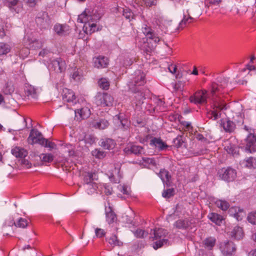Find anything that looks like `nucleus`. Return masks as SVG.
Wrapping results in <instances>:
<instances>
[{
    "label": "nucleus",
    "instance_id": "f257e3e1",
    "mask_svg": "<svg viewBox=\"0 0 256 256\" xmlns=\"http://www.w3.org/2000/svg\"><path fill=\"white\" fill-rule=\"evenodd\" d=\"M228 81L227 78H220V80H219L220 84H212L211 91L212 96V110L207 112L206 116L208 118L212 120H216L218 118H222L220 120L221 127L223 128L225 132L232 133L234 132L236 128L235 122L230 120L229 118L225 120L223 118L224 116L226 115L224 111L228 108V106L220 98L214 97L217 92L220 91V89L227 86Z\"/></svg>",
    "mask_w": 256,
    "mask_h": 256
},
{
    "label": "nucleus",
    "instance_id": "f03ea898",
    "mask_svg": "<svg viewBox=\"0 0 256 256\" xmlns=\"http://www.w3.org/2000/svg\"><path fill=\"white\" fill-rule=\"evenodd\" d=\"M101 16V14L98 12L97 9L89 7L78 16V22L84 23V32L88 34H90L98 30L96 22Z\"/></svg>",
    "mask_w": 256,
    "mask_h": 256
},
{
    "label": "nucleus",
    "instance_id": "7ed1b4c3",
    "mask_svg": "<svg viewBox=\"0 0 256 256\" xmlns=\"http://www.w3.org/2000/svg\"><path fill=\"white\" fill-rule=\"evenodd\" d=\"M145 82L144 74L140 70H137L134 72L131 81L128 84L129 89L132 92L137 93L134 96L136 99L135 104L136 106H140L143 103V100L144 99L143 93L140 92V86H143Z\"/></svg>",
    "mask_w": 256,
    "mask_h": 256
},
{
    "label": "nucleus",
    "instance_id": "20e7f679",
    "mask_svg": "<svg viewBox=\"0 0 256 256\" xmlns=\"http://www.w3.org/2000/svg\"><path fill=\"white\" fill-rule=\"evenodd\" d=\"M167 234L166 230L163 228H156L154 230L153 240H156L153 244L154 249L156 250L168 244V240L164 238Z\"/></svg>",
    "mask_w": 256,
    "mask_h": 256
},
{
    "label": "nucleus",
    "instance_id": "39448f33",
    "mask_svg": "<svg viewBox=\"0 0 256 256\" xmlns=\"http://www.w3.org/2000/svg\"><path fill=\"white\" fill-rule=\"evenodd\" d=\"M96 102L98 106H111L113 105L114 98L107 93H100L96 96Z\"/></svg>",
    "mask_w": 256,
    "mask_h": 256
},
{
    "label": "nucleus",
    "instance_id": "423d86ee",
    "mask_svg": "<svg viewBox=\"0 0 256 256\" xmlns=\"http://www.w3.org/2000/svg\"><path fill=\"white\" fill-rule=\"evenodd\" d=\"M28 141L30 144L38 143L42 145L44 142H46V138L42 137V136L37 130L32 129L31 130Z\"/></svg>",
    "mask_w": 256,
    "mask_h": 256
},
{
    "label": "nucleus",
    "instance_id": "0eeeda50",
    "mask_svg": "<svg viewBox=\"0 0 256 256\" xmlns=\"http://www.w3.org/2000/svg\"><path fill=\"white\" fill-rule=\"evenodd\" d=\"M76 114V118L77 120H82L88 118L90 114V104H85L80 108H78L74 110Z\"/></svg>",
    "mask_w": 256,
    "mask_h": 256
},
{
    "label": "nucleus",
    "instance_id": "6e6552de",
    "mask_svg": "<svg viewBox=\"0 0 256 256\" xmlns=\"http://www.w3.org/2000/svg\"><path fill=\"white\" fill-rule=\"evenodd\" d=\"M208 92L206 90L196 92L194 96L190 98V102L194 104H202L206 103Z\"/></svg>",
    "mask_w": 256,
    "mask_h": 256
},
{
    "label": "nucleus",
    "instance_id": "1a4fd4ad",
    "mask_svg": "<svg viewBox=\"0 0 256 256\" xmlns=\"http://www.w3.org/2000/svg\"><path fill=\"white\" fill-rule=\"evenodd\" d=\"M220 176L224 180L232 182L236 178V172L235 170L230 168H222L220 172Z\"/></svg>",
    "mask_w": 256,
    "mask_h": 256
},
{
    "label": "nucleus",
    "instance_id": "9d476101",
    "mask_svg": "<svg viewBox=\"0 0 256 256\" xmlns=\"http://www.w3.org/2000/svg\"><path fill=\"white\" fill-rule=\"evenodd\" d=\"M246 151L252 153L256 152V136L250 134L246 140Z\"/></svg>",
    "mask_w": 256,
    "mask_h": 256
},
{
    "label": "nucleus",
    "instance_id": "9b49d317",
    "mask_svg": "<svg viewBox=\"0 0 256 256\" xmlns=\"http://www.w3.org/2000/svg\"><path fill=\"white\" fill-rule=\"evenodd\" d=\"M220 249L225 256H232L236 251L234 244L232 242H225L221 244Z\"/></svg>",
    "mask_w": 256,
    "mask_h": 256
},
{
    "label": "nucleus",
    "instance_id": "f8f14e48",
    "mask_svg": "<svg viewBox=\"0 0 256 256\" xmlns=\"http://www.w3.org/2000/svg\"><path fill=\"white\" fill-rule=\"evenodd\" d=\"M114 170L110 172L109 178L114 183L119 182L120 179L122 177V174L120 172L121 164H114Z\"/></svg>",
    "mask_w": 256,
    "mask_h": 256
},
{
    "label": "nucleus",
    "instance_id": "ddd939ff",
    "mask_svg": "<svg viewBox=\"0 0 256 256\" xmlns=\"http://www.w3.org/2000/svg\"><path fill=\"white\" fill-rule=\"evenodd\" d=\"M124 151L127 154H142L144 150L140 146L130 144L126 146L124 148Z\"/></svg>",
    "mask_w": 256,
    "mask_h": 256
},
{
    "label": "nucleus",
    "instance_id": "4468645a",
    "mask_svg": "<svg viewBox=\"0 0 256 256\" xmlns=\"http://www.w3.org/2000/svg\"><path fill=\"white\" fill-rule=\"evenodd\" d=\"M36 22L42 28H48L50 24V18L46 12H42L40 16L38 17Z\"/></svg>",
    "mask_w": 256,
    "mask_h": 256
},
{
    "label": "nucleus",
    "instance_id": "2eb2a0df",
    "mask_svg": "<svg viewBox=\"0 0 256 256\" xmlns=\"http://www.w3.org/2000/svg\"><path fill=\"white\" fill-rule=\"evenodd\" d=\"M51 64L54 70L56 72H64L66 67L65 62L60 58L52 60Z\"/></svg>",
    "mask_w": 256,
    "mask_h": 256
},
{
    "label": "nucleus",
    "instance_id": "dca6fc26",
    "mask_svg": "<svg viewBox=\"0 0 256 256\" xmlns=\"http://www.w3.org/2000/svg\"><path fill=\"white\" fill-rule=\"evenodd\" d=\"M94 67L98 68H106L108 64V60L104 56H99L94 58Z\"/></svg>",
    "mask_w": 256,
    "mask_h": 256
},
{
    "label": "nucleus",
    "instance_id": "f3484780",
    "mask_svg": "<svg viewBox=\"0 0 256 256\" xmlns=\"http://www.w3.org/2000/svg\"><path fill=\"white\" fill-rule=\"evenodd\" d=\"M62 99L64 102L74 104L76 100V96L71 90L64 88L63 90Z\"/></svg>",
    "mask_w": 256,
    "mask_h": 256
},
{
    "label": "nucleus",
    "instance_id": "a211bd4d",
    "mask_svg": "<svg viewBox=\"0 0 256 256\" xmlns=\"http://www.w3.org/2000/svg\"><path fill=\"white\" fill-rule=\"evenodd\" d=\"M54 30L55 32L60 36H65L70 32V26L66 24H56Z\"/></svg>",
    "mask_w": 256,
    "mask_h": 256
},
{
    "label": "nucleus",
    "instance_id": "6ab92c4d",
    "mask_svg": "<svg viewBox=\"0 0 256 256\" xmlns=\"http://www.w3.org/2000/svg\"><path fill=\"white\" fill-rule=\"evenodd\" d=\"M230 211L231 214L233 215L238 221L241 220L246 215L243 209L238 207L231 208Z\"/></svg>",
    "mask_w": 256,
    "mask_h": 256
},
{
    "label": "nucleus",
    "instance_id": "aec40b11",
    "mask_svg": "<svg viewBox=\"0 0 256 256\" xmlns=\"http://www.w3.org/2000/svg\"><path fill=\"white\" fill-rule=\"evenodd\" d=\"M240 164L242 166L248 168H256V158L250 157L246 158L240 162Z\"/></svg>",
    "mask_w": 256,
    "mask_h": 256
},
{
    "label": "nucleus",
    "instance_id": "412c9836",
    "mask_svg": "<svg viewBox=\"0 0 256 256\" xmlns=\"http://www.w3.org/2000/svg\"><path fill=\"white\" fill-rule=\"evenodd\" d=\"M193 18L189 15L187 10L186 13L184 14V18L180 22L178 26L176 28L177 30H182L186 26L187 24L192 22Z\"/></svg>",
    "mask_w": 256,
    "mask_h": 256
},
{
    "label": "nucleus",
    "instance_id": "4be33fe9",
    "mask_svg": "<svg viewBox=\"0 0 256 256\" xmlns=\"http://www.w3.org/2000/svg\"><path fill=\"white\" fill-rule=\"evenodd\" d=\"M12 154L16 158L20 159L26 158L28 155V152L24 148L16 146L12 150Z\"/></svg>",
    "mask_w": 256,
    "mask_h": 256
},
{
    "label": "nucleus",
    "instance_id": "5701e85b",
    "mask_svg": "<svg viewBox=\"0 0 256 256\" xmlns=\"http://www.w3.org/2000/svg\"><path fill=\"white\" fill-rule=\"evenodd\" d=\"M100 146L106 150H112L116 145L114 141L111 138H102L100 140Z\"/></svg>",
    "mask_w": 256,
    "mask_h": 256
},
{
    "label": "nucleus",
    "instance_id": "b1692460",
    "mask_svg": "<svg viewBox=\"0 0 256 256\" xmlns=\"http://www.w3.org/2000/svg\"><path fill=\"white\" fill-rule=\"evenodd\" d=\"M230 236L236 240H240L244 236L242 228L239 226H236L230 232Z\"/></svg>",
    "mask_w": 256,
    "mask_h": 256
},
{
    "label": "nucleus",
    "instance_id": "393cba45",
    "mask_svg": "<svg viewBox=\"0 0 256 256\" xmlns=\"http://www.w3.org/2000/svg\"><path fill=\"white\" fill-rule=\"evenodd\" d=\"M208 218L218 226H220L224 220L222 216L216 213L212 212L208 214Z\"/></svg>",
    "mask_w": 256,
    "mask_h": 256
},
{
    "label": "nucleus",
    "instance_id": "a878e982",
    "mask_svg": "<svg viewBox=\"0 0 256 256\" xmlns=\"http://www.w3.org/2000/svg\"><path fill=\"white\" fill-rule=\"evenodd\" d=\"M150 144L155 146L160 150H162L167 147L166 144L161 139L156 138L150 140Z\"/></svg>",
    "mask_w": 256,
    "mask_h": 256
},
{
    "label": "nucleus",
    "instance_id": "bb28decb",
    "mask_svg": "<svg viewBox=\"0 0 256 256\" xmlns=\"http://www.w3.org/2000/svg\"><path fill=\"white\" fill-rule=\"evenodd\" d=\"M216 242V240L214 238L208 237L203 240L202 244L206 248L211 250L215 246Z\"/></svg>",
    "mask_w": 256,
    "mask_h": 256
},
{
    "label": "nucleus",
    "instance_id": "cd10ccee",
    "mask_svg": "<svg viewBox=\"0 0 256 256\" xmlns=\"http://www.w3.org/2000/svg\"><path fill=\"white\" fill-rule=\"evenodd\" d=\"M190 222L188 219L179 220L176 222L174 226L178 228L186 229L190 226Z\"/></svg>",
    "mask_w": 256,
    "mask_h": 256
},
{
    "label": "nucleus",
    "instance_id": "c85d7f7f",
    "mask_svg": "<svg viewBox=\"0 0 256 256\" xmlns=\"http://www.w3.org/2000/svg\"><path fill=\"white\" fill-rule=\"evenodd\" d=\"M106 220L108 224L114 222L116 219V215L112 211L111 208L109 207L106 208Z\"/></svg>",
    "mask_w": 256,
    "mask_h": 256
},
{
    "label": "nucleus",
    "instance_id": "c756f323",
    "mask_svg": "<svg viewBox=\"0 0 256 256\" xmlns=\"http://www.w3.org/2000/svg\"><path fill=\"white\" fill-rule=\"evenodd\" d=\"M28 45L30 48L35 50L40 48L42 46V43L41 41L38 40L34 38L28 39Z\"/></svg>",
    "mask_w": 256,
    "mask_h": 256
},
{
    "label": "nucleus",
    "instance_id": "7c9ffc66",
    "mask_svg": "<svg viewBox=\"0 0 256 256\" xmlns=\"http://www.w3.org/2000/svg\"><path fill=\"white\" fill-rule=\"evenodd\" d=\"M109 125V123L107 120H100L99 121L94 122L93 123L94 127L99 128L100 130H104Z\"/></svg>",
    "mask_w": 256,
    "mask_h": 256
},
{
    "label": "nucleus",
    "instance_id": "2f4dec72",
    "mask_svg": "<svg viewBox=\"0 0 256 256\" xmlns=\"http://www.w3.org/2000/svg\"><path fill=\"white\" fill-rule=\"evenodd\" d=\"M97 179V176L94 172H87L84 178V184L94 183V180Z\"/></svg>",
    "mask_w": 256,
    "mask_h": 256
},
{
    "label": "nucleus",
    "instance_id": "473e14b6",
    "mask_svg": "<svg viewBox=\"0 0 256 256\" xmlns=\"http://www.w3.org/2000/svg\"><path fill=\"white\" fill-rule=\"evenodd\" d=\"M84 186L88 194L94 193L98 188L97 184L95 182L84 184Z\"/></svg>",
    "mask_w": 256,
    "mask_h": 256
},
{
    "label": "nucleus",
    "instance_id": "72a5a7b5",
    "mask_svg": "<svg viewBox=\"0 0 256 256\" xmlns=\"http://www.w3.org/2000/svg\"><path fill=\"white\" fill-rule=\"evenodd\" d=\"M114 122L117 123L119 126L121 125L122 127L126 128L128 125V122L126 120H122L119 115H116L114 117Z\"/></svg>",
    "mask_w": 256,
    "mask_h": 256
},
{
    "label": "nucleus",
    "instance_id": "f704fd0d",
    "mask_svg": "<svg viewBox=\"0 0 256 256\" xmlns=\"http://www.w3.org/2000/svg\"><path fill=\"white\" fill-rule=\"evenodd\" d=\"M216 204L218 208H220L222 210H226L230 207V204L228 202L221 200H217L216 202Z\"/></svg>",
    "mask_w": 256,
    "mask_h": 256
},
{
    "label": "nucleus",
    "instance_id": "c9c22d12",
    "mask_svg": "<svg viewBox=\"0 0 256 256\" xmlns=\"http://www.w3.org/2000/svg\"><path fill=\"white\" fill-rule=\"evenodd\" d=\"M158 176L164 182H168L170 178L168 172L164 169L160 170Z\"/></svg>",
    "mask_w": 256,
    "mask_h": 256
},
{
    "label": "nucleus",
    "instance_id": "e433bc0d",
    "mask_svg": "<svg viewBox=\"0 0 256 256\" xmlns=\"http://www.w3.org/2000/svg\"><path fill=\"white\" fill-rule=\"evenodd\" d=\"M40 158L42 161L44 162H50L54 160V156L51 154H42Z\"/></svg>",
    "mask_w": 256,
    "mask_h": 256
},
{
    "label": "nucleus",
    "instance_id": "4c0bfd02",
    "mask_svg": "<svg viewBox=\"0 0 256 256\" xmlns=\"http://www.w3.org/2000/svg\"><path fill=\"white\" fill-rule=\"evenodd\" d=\"M25 92L28 96H31L32 98L36 97V90L34 86H26Z\"/></svg>",
    "mask_w": 256,
    "mask_h": 256
},
{
    "label": "nucleus",
    "instance_id": "58836bf2",
    "mask_svg": "<svg viewBox=\"0 0 256 256\" xmlns=\"http://www.w3.org/2000/svg\"><path fill=\"white\" fill-rule=\"evenodd\" d=\"M108 242L110 244L113 245L114 246H122V242L118 239V238L116 235H112L110 236L108 240Z\"/></svg>",
    "mask_w": 256,
    "mask_h": 256
},
{
    "label": "nucleus",
    "instance_id": "ea45409f",
    "mask_svg": "<svg viewBox=\"0 0 256 256\" xmlns=\"http://www.w3.org/2000/svg\"><path fill=\"white\" fill-rule=\"evenodd\" d=\"M10 50V47L8 44L4 43L0 44V56L6 54Z\"/></svg>",
    "mask_w": 256,
    "mask_h": 256
},
{
    "label": "nucleus",
    "instance_id": "a19ab883",
    "mask_svg": "<svg viewBox=\"0 0 256 256\" xmlns=\"http://www.w3.org/2000/svg\"><path fill=\"white\" fill-rule=\"evenodd\" d=\"M134 234L138 238H144L148 236V232L142 229L138 228L134 232Z\"/></svg>",
    "mask_w": 256,
    "mask_h": 256
},
{
    "label": "nucleus",
    "instance_id": "79ce46f5",
    "mask_svg": "<svg viewBox=\"0 0 256 256\" xmlns=\"http://www.w3.org/2000/svg\"><path fill=\"white\" fill-rule=\"evenodd\" d=\"M99 86L104 90H108L110 86V83L106 78H102L98 80Z\"/></svg>",
    "mask_w": 256,
    "mask_h": 256
},
{
    "label": "nucleus",
    "instance_id": "37998d69",
    "mask_svg": "<svg viewBox=\"0 0 256 256\" xmlns=\"http://www.w3.org/2000/svg\"><path fill=\"white\" fill-rule=\"evenodd\" d=\"M28 224L27 220L23 218H20L16 222H14L16 226L21 228H26L28 226Z\"/></svg>",
    "mask_w": 256,
    "mask_h": 256
},
{
    "label": "nucleus",
    "instance_id": "c03bdc74",
    "mask_svg": "<svg viewBox=\"0 0 256 256\" xmlns=\"http://www.w3.org/2000/svg\"><path fill=\"white\" fill-rule=\"evenodd\" d=\"M152 38H149L148 39L150 40V42H154V46H152V48H154L156 46V44L161 40V38L158 36L157 34L154 33L152 34Z\"/></svg>",
    "mask_w": 256,
    "mask_h": 256
},
{
    "label": "nucleus",
    "instance_id": "a18cd8bd",
    "mask_svg": "<svg viewBox=\"0 0 256 256\" xmlns=\"http://www.w3.org/2000/svg\"><path fill=\"white\" fill-rule=\"evenodd\" d=\"M92 154L94 156H95L98 158H102L106 156L105 153L103 151L98 149H96L94 150H92Z\"/></svg>",
    "mask_w": 256,
    "mask_h": 256
},
{
    "label": "nucleus",
    "instance_id": "49530a36",
    "mask_svg": "<svg viewBox=\"0 0 256 256\" xmlns=\"http://www.w3.org/2000/svg\"><path fill=\"white\" fill-rule=\"evenodd\" d=\"M247 220L252 224H256V212H250L247 217Z\"/></svg>",
    "mask_w": 256,
    "mask_h": 256
},
{
    "label": "nucleus",
    "instance_id": "de8ad7c7",
    "mask_svg": "<svg viewBox=\"0 0 256 256\" xmlns=\"http://www.w3.org/2000/svg\"><path fill=\"white\" fill-rule=\"evenodd\" d=\"M142 31L144 34L146 36L147 38H152V34H154L151 28L150 27H148L146 26L142 28Z\"/></svg>",
    "mask_w": 256,
    "mask_h": 256
},
{
    "label": "nucleus",
    "instance_id": "09e8293b",
    "mask_svg": "<svg viewBox=\"0 0 256 256\" xmlns=\"http://www.w3.org/2000/svg\"><path fill=\"white\" fill-rule=\"evenodd\" d=\"M14 91V88L12 86L6 83L4 88V92L6 94H10Z\"/></svg>",
    "mask_w": 256,
    "mask_h": 256
},
{
    "label": "nucleus",
    "instance_id": "8fccbe9b",
    "mask_svg": "<svg viewBox=\"0 0 256 256\" xmlns=\"http://www.w3.org/2000/svg\"><path fill=\"white\" fill-rule=\"evenodd\" d=\"M42 146H43L46 148H50V150L52 149H56V146L54 142H49L46 139V142H44L43 144H42Z\"/></svg>",
    "mask_w": 256,
    "mask_h": 256
},
{
    "label": "nucleus",
    "instance_id": "3c124183",
    "mask_svg": "<svg viewBox=\"0 0 256 256\" xmlns=\"http://www.w3.org/2000/svg\"><path fill=\"white\" fill-rule=\"evenodd\" d=\"M221 2L222 0H206V4L208 8H210L213 6L218 5Z\"/></svg>",
    "mask_w": 256,
    "mask_h": 256
},
{
    "label": "nucleus",
    "instance_id": "603ef678",
    "mask_svg": "<svg viewBox=\"0 0 256 256\" xmlns=\"http://www.w3.org/2000/svg\"><path fill=\"white\" fill-rule=\"evenodd\" d=\"M173 88L175 92L178 90H181L184 87L183 83L180 81H178L174 84H173Z\"/></svg>",
    "mask_w": 256,
    "mask_h": 256
},
{
    "label": "nucleus",
    "instance_id": "864d4df0",
    "mask_svg": "<svg viewBox=\"0 0 256 256\" xmlns=\"http://www.w3.org/2000/svg\"><path fill=\"white\" fill-rule=\"evenodd\" d=\"M174 195V190L172 188H169L166 190H164L162 194L163 197L165 198H170Z\"/></svg>",
    "mask_w": 256,
    "mask_h": 256
},
{
    "label": "nucleus",
    "instance_id": "5fc2aeb1",
    "mask_svg": "<svg viewBox=\"0 0 256 256\" xmlns=\"http://www.w3.org/2000/svg\"><path fill=\"white\" fill-rule=\"evenodd\" d=\"M123 16L126 18L130 20L133 18V13L128 9H124L123 11Z\"/></svg>",
    "mask_w": 256,
    "mask_h": 256
},
{
    "label": "nucleus",
    "instance_id": "6e6d98bb",
    "mask_svg": "<svg viewBox=\"0 0 256 256\" xmlns=\"http://www.w3.org/2000/svg\"><path fill=\"white\" fill-rule=\"evenodd\" d=\"M20 164L22 166H23L24 167H26V168H30L31 167V164L30 162L25 158H22L20 159Z\"/></svg>",
    "mask_w": 256,
    "mask_h": 256
},
{
    "label": "nucleus",
    "instance_id": "4d7b16f0",
    "mask_svg": "<svg viewBox=\"0 0 256 256\" xmlns=\"http://www.w3.org/2000/svg\"><path fill=\"white\" fill-rule=\"evenodd\" d=\"M182 143L183 141L182 140V138L180 136H178L174 140V145L178 148L181 146Z\"/></svg>",
    "mask_w": 256,
    "mask_h": 256
},
{
    "label": "nucleus",
    "instance_id": "13d9d810",
    "mask_svg": "<svg viewBox=\"0 0 256 256\" xmlns=\"http://www.w3.org/2000/svg\"><path fill=\"white\" fill-rule=\"evenodd\" d=\"M233 119L237 123H243V116L242 114H236L235 116H233Z\"/></svg>",
    "mask_w": 256,
    "mask_h": 256
},
{
    "label": "nucleus",
    "instance_id": "bf43d9fd",
    "mask_svg": "<svg viewBox=\"0 0 256 256\" xmlns=\"http://www.w3.org/2000/svg\"><path fill=\"white\" fill-rule=\"evenodd\" d=\"M96 236L97 238H102L105 235V232L103 229L96 228L95 229Z\"/></svg>",
    "mask_w": 256,
    "mask_h": 256
},
{
    "label": "nucleus",
    "instance_id": "052dcab7",
    "mask_svg": "<svg viewBox=\"0 0 256 256\" xmlns=\"http://www.w3.org/2000/svg\"><path fill=\"white\" fill-rule=\"evenodd\" d=\"M72 78L75 81H79L80 80L81 76L79 72L76 70H75L73 74H72Z\"/></svg>",
    "mask_w": 256,
    "mask_h": 256
},
{
    "label": "nucleus",
    "instance_id": "680f3d73",
    "mask_svg": "<svg viewBox=\"0 0 256 256\" xmlns=\"http://www.w3.org/2000/svg\"><path fill=\"white\" fill-rule=\"evenodd\" d=\"M168 70L170 73L172 74H176L177 70L176 66L174 64H170L168 66Z\"/></svg>",
    "mask_w": 256,
    "mask_h": 256
},
{
    "label": "nucleus",
    "instance_id": "e2e57ef3",
    "mask_svg": "<svg viewBox=\"0 0 256 256\" xmlns=\"http://www.w3.org/2000/svg\"><path fill=\"white\" fill-rule=\"evenodd\" d=\"M26 3L31 7L34 6L38 0H24Z\"/></svg>",
    "mask_w": 256,
    "mask_h": 256
},
{
    "label": "nucleus",
    "instance_id": "0e129e2a",
    "mask_svg": "<svg viewBox=\"0 0 256 256\" xmlns=\"http://www.w3.org/2000/svg\"><path fill=\"white\" fill-rule=\"evenodd\" d=\"M50 52V50L48 49L44 48L42 50L40 53L39 56H42V57L44 56L46 54H48Z\"/></svg>",
    "mask_w": 256,
    "mask_h": 256
},
{
    "label": "nucleus",
    "instance_id": "69168bd1",
    "mask_svg": "<svg viewBox=\"0 0 256 256\" xmlns=\"http://www.w3.org/2000/svg\"><path fill=\"white\" fill-rule=\"evenodd\" d=\"M147 6H151L154 4L156 0H142Z\"/></svg>",
    "mask_w": 256,
    "mask_h": 256
},
{
    "label": "nucleus",
    "instance_id": "338daca9",
    "mask_svg": "<svg viewBox=\"0 0 256 256\" xmlns=\"http://www.w3.org/2000/svg\"><path fill=\"white\" fill-rule=\"evenodd\" d=\"M121 192L126 195H129L130 194V192L128 190V188L126 186H123L122 188Z\"/></svg>",
    "mask_w": 256,
    "mask_h": 256
},
{
    "label": "nucleus",
    "instance_id": "774afa93",
    "mask_svg": "<svg viewBox=\"0 0 256 256\" xmlns=\"http://www.w3.org/2000/svg\"><path fill=\"white\" fill-rule=\"evenodd\" d=\"M181 124L187 129H188L190 126V123L186 121H182L180 122Z\"/></svg>",
    "mask_w": 256,
    "mask_h": 256
}]
</instances>
